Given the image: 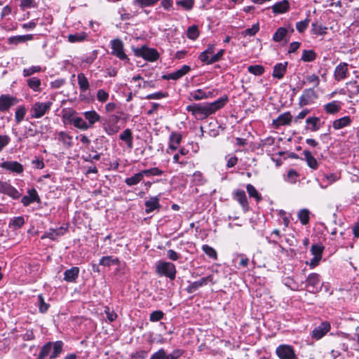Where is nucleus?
Returning a JSON list of instances; mask_svg holds the SVG:
<instances>
[{
	"mask_svg": "<svg viewBox=\"0 0 359 359\" xmlns=\"http://www.w3.org/2000/svg\"><path fill=\"white\" fill-rule=\"evenodd\" d=\"M210 276L203 277L200 280L191 283L187 288V292L189 294L196 292L199 287L207 285Z\"/></svg>",
	"mask_w": 359,
	"mask_h": 359,
	"instance_id": "obj_25",
	"label": "nucleus"
},
{
	"mask_svg": "<svg viewBox=\"0 0 359 359\" xmlns=\"http://www.w3.org/2000/svg\"><path fill=\"white\" fill-rule=\"evenodd\" d=\"M183 353V350L177 348L168 354L163 348H160L157 352L151 355L150 359H178Z\"/></svg>",
	"mask_w": 359,
	"mask_h": 359,
	"instance_id": "obj_7",
	"label": "nucleus"
},
{
	"mask_svg": "<svg viewBox=\"0 0 359 359\" xmlns=\"http://www.w3.org/2000/svg\"><path fill=\"white\" fill-rule=\"evenodd\" d=\"M310 20L306 18L304 20L296 23V29L299 33L304 32L308 27Z\"/></svg>",
	"mask_w": 359,
	"mask_h": 359,
	"instance_id": "obj_59",
	"label": "nucleus"
},
{
	"mask_svg": "<svg viewBox=\"0 0 359 359\" xmlns=\"http://www.w3.org/2000/svg\"><path fill=\"white\" fill-rule=\"evenodd\" d=\"M306 129L312 132L318 130L320 128V118L316 116L309 117L306 120Z\"/></svg>",
	"mask_w": 359,
	"mask_h": 359,
	"instance_id": "obj_28",
	"label": "nucleus"
},
{
	"mask_svg": "<svg viewBox=\"0 0 359 359\" xmlns=\"http://www.w3.org/2000/svg\"><path fill=\"white\" fill-rule=\"evenodd\" d=\"M25 219L22 216L13 217L10 223L9 226L13 229H18L22 227L25 224Z\"/></svg>",
	"mask_w": 359,
	"mask_h": 359,
	"instance_id": "obj_39",
	"label": "nucleus"
},
{
	"mask_svg": "<svg viewBox=\"0 0 359 359\" xmlns=\"http://www.w3.org/2000/svg\"><path fill=\"white\" fill-rule=\"evenodd\" d=\"M41 70V67L39 66H33L32 67L24 69L23 75L24 76H29L36 72H39Z\"/></svg>",
	"mask_w": 359,
	"mask_h": 359,
	"instance_id": "obj_63",
	"label": "nucleus"
},
{
	"mask_svg": "<svg viewBox=\"0 0 359 359\" xmlns=\"http://www.w3.org/2000/svg\"><path fill=\"white\" fill-rule=\"evenodd\" d=\"M168 96V93H164V92L160 91V92H156L154 93L149 94L145 97V98L147 100H160L162 98L167 97Z\"/></svg>",
	"mask_w": 359,
	"mask_h": 359,
	"instance_id": "obj_58",
	"label": "nucleus"
},
{
	"mask_svg": "<svg viewBox=\"0 0 359 359\" xmlns=\"http://www.w3.org/2000/svg\"><path fill=\"white\" fill-rule=\"evenodd\" d=\"M190 70L191 67L185 65L172 73L163 75L162 79L164 80H177L187 74Z\"/></svg>",
	"mask_w": 359,
	"mask_h": 359,
	"instance_id": "obj_13",
	"label": "nucleus"
},
{
	"mask_svg": "<svg viewBox=\"0 0 359 359\" xmlns=\"http://www.w3.org/2000/svg\"><path fill=\"white\" fill-rule=\"evenodd\" d=\"M228 102V97L224 95L212 102L193 104L187 107V111L191 112L198 120H203L222 109Z\"/></svg>",
	"mask_w": 359,
	"mask_h": 359,
	"instance_id": "obj_1",
	"label": "nucleus"
},
{
	"mask_svg": "<svg viewBox=\"0 0 359 359\" xmlns=\"http://www.w3.org/2000/svg\"><path fill=\"white\" fill-rule=\"evenodd\" d=\"M143 179V176L142 175V172L141 171L137 172V173H135L134 175L130 177H127L125 179V183L129 186V187H132V186H134V185H136L137 184H139Z\"/></svg>",
	"mask_w": 359,
	"mask_h": 359,
	"instance_id": "obj_36",
	"label": "nucleus"
},
{
	"mask_svg": "<svg viewBox=\"0 0 359 359\" xmlns=\"http://www.w3.org/2000/svg\"><path fill=\"white\" fill-rule=\"evenodd\" d=\"M287 62H285L284 63H277L273 67V71L272 73L273 77L278 79L283 78L287 71Z\"/></svg>",
	"mask_w": 359,
	"mask_h": 359,
	"instance_id": "obj_22",
	"label": "nucleus"
},
{
	"mask_svg": "<svg viewBox=\"0 0 359 359\" xmlns=\"http://www.w3.org/2000/svg\"><path fill=\"white\" fill-rule=\"evenodd\" d=\"M351 119L350 116H346L333 121L332 126L335 130H339L344 127L350 126Z\"/></svg>",
	"mask_w": 359,
	"mask_h": 359,
	"instance_id": "obj_32",
	"label": "nucleus"
},
{
	"mask_svg": "<svg viewBox=\"0 0 359 359\" xmlns=\"http://www.w3.org/2000/svg\"><path fill=\"white\" fill-rule=\"evenodd\" d=\"M181 142L182 135L180 133L172 132L169 137V146L167 152L169 153V149L171 151H176Z\"/></svg>",
	"mask_w": 359,
	"mask_h": 359,
	"instance_id": "obj_20",
	"label": "nucleus"
},
{
	"mask_svg": "<svg viewBox=\"0 0 359 359\" xmlns=\"http://www.w3.org/2000/svg\"><path fill=\"white\" fill-rule=\"evenodd\" d=\"M27 196H24L22 198L21 202L24 206H28L34 202L39 203L41 199L35 189H31L27 191Z\"/></svg>",
	"mask_w": 359,
	"mask_h": 359,
	"instance_id": "obj_17",
	"label": "nucleus"
},
{
	"mask_svg": "<svg viewBox=\"0 0 359 359\" xmlns=\"http://www.w3.org/2000/svg\"><path fill=\"white\" fill-rule=\"evenodd\" d=\"M79 268L77 266H73L69 269H67L64 272V280L69 283L75 282L79 277Z\"/></svg>",
	"mask_w": 359,
	"mask_h": 359,
	"instance_id": "obj_23",
	"label": "nucleus"
},
{
	"mask_svg": "<svg viewBox=\"0 0 359 359\" xmlns=\"http://www.w3.org/2000/svg\"><path fill=\"white\" fill-rule=\"evenodd\" d=\"M65 229L63 227H60L56 229H50L48 232H47V237L52 240H55L58 236H62L65 233Z\"/></svg>",
	"mask_w": 359,
	"mask_h": 359,
	"instance_id": "obj_44",
	"label": "nucleus"
},
{
	"mask_svg": "<svg viewBox=\"0 0 359 359\" xmlns=\"http://www.w3.org/2000/svg\"><path fill=\"white\" fill-rule=\"evenodd\" d=\"M78 83L81 92H86L89 88V82L83 73H80L77 76Z\"/></svg>",
	"mask_w": 359,
	"mask_h": 359,
	"instance_id": "obj_37",
	"label": "nucleus"
},
{
	"mask_svg": "<svg viewBox=\"0 0 359 359\" xmlns=\"http://www.w3.org/2000/svg\"><path fill=\"white\" fill-rule=\"evenodd\" d=\"M292 121V116L289 111L281 114L273 120V123L276 126L289 125Z\"/></svg>",
	"mask_w": 359,
	"mask_h": 359,
	"instance_id": "obj_26",
	"label": "nucleus"
},
{
	"mask_svg": "<svg viewBox=\"0 0 359 359\" xmlns=\"http://www.w3.org/2000/svg\"><path fill=\"white\" fill-rule=\"evenodd\" d=\"M38 300L39 312L41 313H46L49 309V304L45 302L44 298L41 294L38 295Z\"/></svg>",
	"mask_w": 359,
	"mask_h": 359,
	"instance_id": "obj_53",
	"label": "nucleus"
},
{
	"mask_svg": "<svg viewBox=\"0 0 359 359\" xmlns=\"http://www.w3.org/2000/svg\"><path fill=\"white\" fill-rule=\"evenodd\" d=\"M20 7L22 11L27 8H36V3L34 0H20Z\"/></svg>",
	"mask_w": 359,
	"mask_h": 359,
	"instance_id": "obj_56",
	"label": "nucleus"
},
{
	"mask_svg": "<svg viewBox=\"0 0 359 359\" xmlns=\"http://www.w3.org/2000/svg\"><path fill=\"white\" fill-rule=\"evenodd\" d=\"M233 199L240 203L244 212H248L249 210V203L245 192L243 190H235L233 191Z\"/></svg>",
	"mask_w": 359,
	"mask_h": 359,
	"instance_id": "obj_14",
	"label": "nucleus"
},
{
	"mask_svg": "<svg viewBox=\"0 0 359 359\" xmlns=\"http://www.w3.org/2000/svg\"><path fill=\"white\" fill-rule=\"evenodd\" d=\"M27 85L34 91H39L41 86V81L36 77H32L27 80Z\"/></svg>",
	"mask_w": 359,
	"mask_h": 359,
	"instance_id": "obj_51",
	"label": "nucleus"
},
{
	"mask_svg": "<svg viewBox=\"0 0 359 359\" xmlns=\"http://www.w3.org/2000/svg\"><path fill=\"white\" fill-rule=\"evenodd\" d=\"M17 102L18 100L15 97L8 95H1L0 96V111H6Z\"/></svg>",
	"mask_w": 359,
	"mask_h": 359,
	"instance_id": "obj_16",
	"label": "nucleus"
},
{
	"mask_svg": "<svg viewBox=\"0 0 359 359\" xmlns=\"http://www.w3.org/2000/svg\"><path fill=\"white\" fill-rule=\"evenodd\" d=\"M309 211L307 209H302L298 213V218L303 225H306L309 222Z\"/></svg>",
	"mask_w": 359,
	"mask_h": 359,
	"instance_id": "obj_49",
	"label": "nucleus"
},
{
	"mask_svg": "<svg viewBox=\"0 0 359 359\" xmlns=\"http://www.w3.org/2000/svg\"><path fill=\"white\" fill-rule=\"evenodd\" d=\"M158 1L159 0H133V4L143 8L148 6H152Z\"/></svg>",
	"mask_w": 359,
	"mask_h": 359,
	"instance_id": "obj_50",
	"label": "nucleus"
},
{
	"mask_svg": "<svg viewBox=\"0 0 359 359\" xmlns=\"http://www.w3.org/2000/svg\"><path fill=\"white\" fill-rule=\"evenodd\" d=\"M317 57V54L313 50H304L302 51V55L301 60L304 62H311L314 61Z\"/></svg>",
	"mask_w": 359,
	"mask_h": 359,
	"instance_id": "obj_35",
	"label": "nucleus"
},
{
	"mask_svg": "<svg viewBox=\"0 0 359 359\" xmlns=\"http://www.w3.org/2000/svg\"><path fill=\"white\" fill-rule=\"evenodd\" d=\"M246 189L250 197L255 198L257 202L262 199L261 194L257 191L253 185L250 184H247Z\"/></svg>",
	"mask_w": 359,
	"mask_h": 359,
	"instance_id": "obj_42",
	"label": "nucleus"
},
{
	"mask_svg": "<svg viewBox=\"0 0 359 359\" xmlns=\"http://www.w3.org/2000/svg\"><path fill=\"white\" fill-rule=\"evenodd\" d=\"M209 93L207 94L205 92H204L202 89H198L194 93H191V95L195 100H200L202 99H205L209 97Z\"/></svg>",
	"mask_w": 359,
	"mask_h": 359,
	"instance_id": "obj_57",
	"label": "nucleus"
},
{
	"mask_svg": "<svg viewBox=\"0 0 359 359\" xmlns=\"http://www.w3.org/2000/svg\"><path fill=\"white\" fill-rule=\"evenodd\" d=\"M142 176H161L163 171L159 169L158 168H151L150 169L143 170L141 171Z\"/></svg>",
	"mask_w": 359,
	"mask_h": 359,
	"instance_id": "obj_47",
	"label": "nucleus"
},
{
	"mask_svg": "<svg viewBox=\"0 0 359 359\" xmlns=\"http://www.w3.org/2000/svg\"><path fill=\"white\" fill-rule=\"evenodd\" d=\"M39 133V130L36 128L34 123H31L29 126L25 127L24 138L32 137Z\"/></svg>",
	"mask_w": 359,
	"mask_h": 359,
	"instance_id": "obj_38",
	"label": "nucleus"
},
{
	"mask_svg": "<svg viewBox=\"0 0 359 359\" xmlns=\"http://www.w3.org/2000/svg\"><path fill=\"white\" fill-rule=\"evenodd\" d=\"M164 316V313L161 311L156 310L151 313L149 320L151 322H157L161 320Z\"/></svg>",
	"mask_w": 359,
	"mask_h": 359,
	"instance_id": "obj_60",
	"label": "nucleus"
},
{
	"mask_svg": "<svg viewBox=\"0 0 359 359\" xmlns=\"http://www.w3.org/2000/svg\"><path fill=\"white\" fill-rule=\"evenodd\" d=\"M317 97L318 95L313 88L305 89L299 97V104L300 107H304L312 104Z\"/></svg>",
	"mask_w": 359,
	"mask_h": 359,
	"instance_id": "obj_9",
	"label": "nucleus"
},
{
	"mask_svg": "<svg viewBox=\"0 0 359 359\" xmlns=\"http://www.w3.org/2000/svg\"><path fill=\"white\" fill-rule=\"evenodd\" d=\"M290 9V4L287 0H283L277 2L272 6V11L274 13H284Z\"/></svg>",
	"mask_w": 359,
	"mask_h": 359,
	"instance_id": "obj_29",
	"label": "nucleus"
},
{
	"mask_svg": "<svg viewBox=\"0 0 359 359\" xmlns=\"http://www.w3.org/2000/svg\"><path fill=\"white\" fill-rule=\"evenodd\" d=\"M331 326L329 322H322L320 325L315 327L312 332V337L317 340L324 337L330 330Z\"/></svg>",
	"mask_w": 359,
	"mask_h": 359,
	"instance_id": "obj_11",
	"label": "nucleus"
},
{
	"mask_svg": "<svg viewBox=\"0 0 359 359\" xmlns=\"http://www.w3.org/2000/svg\"><path fill=\"white\" fill-rule=\"evenodd\" d=\"M0 192L13 198V199H18L21 196L20 193L8 182H2L0 187Z\"/></svg>",
	"mask_w": 359,
	"mask_h": 359,
	"instance_id": "obj_10",
	"label": "nucleus"
},
{
	"mask_svg": "<svg viewBox=\"0 0 359 359\" xmlns=\"http://www.w3.org/2000/svg\"><path fill=\"white\" fill-rule=\"evenodd\" d=\"M120 140L125 142L129 149L133 147V137L130 129H126L119 136Z\"/></svg>",
	"mask_w": 359,
	"mask_h": 359,
	"instance_id": "obj_30",
	"label": "nucleus"
},
{
	"mask_svg": "<svg viewBox=\"0 0 359 359\" xmlns=\"http://www.w3.org/2000/svg\"><path fill=\"white\" fill-rule=\"evenodd\" d=\"M306 285L313 288L312 292H316L319 291V285L320 283V275L316 273H310L306 280Z\"/></svg>",
	"mask_w": 359,
	"mask_h": 359,
	"instance_id": "obj_18",
	"label": "nucleus"
},
{
	"mask_svg": "<svg viewBox=\"0 0 359 359\" xmlns=\"http://www.w3.org/2000/svg\"><path fill=\"white\" fill-rule=\"evenodd\" d=\"M259 30V24L258 22L254 24L251 28H248L241 32V34L245 37L247 36H255Z\"/></svg>",
	"mask_w": 359,
	"mask_h": 359,
	"instance_id": "obj_45",
	"label": "nucleus"
},
{
	"mask_svg": "<svg viewBox=\"0 0 359 359\" xmlns=\"http://www.w3.org/2000/svg\"><path fill=\"white\" fill-rule=\"evenodd\" d=\"M33 38L32 34L13 36L8 38V42L9 44L18 45L27 41H31Z\"/></svg>",
	"mask_w": 359,
	"mask_h": 359,
	"instance_id": "obj_27",
	"label": "nucleus"
},
{
	"mask_svg": "<svg viewBox=\"0 0 359 359\" xmlns=\"http://www.w3.org/2000/svg\"><path fill=\"white\" fill-rule=\"evenodd\" d=\"M177 4L183 7L185 10H191L194 6L193 0H180L177 1Z\"/></svg>",
	"mask_w": 359,
	"mask_h": 359,
	"instance_id": "obj_62",
	"label": "nucleus"
},
{
	"mask_svg": "<svg viewBox=\"0 0 359 359\" xmlns=\"http://www.w3.org/2000/svg\"><path fill=\"white\" fill-rule=\"evenodd\" d=\"M145 212L149 214L155 210H159L161 205L158 196L151 197L149 200L144 202Z\"/></svg>",
	"mask_w": 359,
	"mask_h": 359,
	"instance_id": "obj_21",
	"label": "nucleus"
},
{
	"mask_svg": "<svg viewBox=\"0 0 359 359\" xmlns=\"http://www.w3.org/2000/svg\"><path fill=\"white\" fill-rule=\"evenodd\" d=\"M136 57H141L149 62H155L158 60L160 55L155 48L142 46L140 48H133Z\"/></svg>",
	"mask_w": 359,
	"mask_h": 359,
	"instance_id": "obj_4",
	"label": "nucleus"
},
{
	"mask_svg": "<svg viewBox=\"0 0 359 359\" xmlns=\"http://www.w3.org/2000/svg\"><path fill=\"white\" fill-rule=\"evenodd\" d=\"M26 114V108L24 106L18 107L15 111V118L17 123H20L23 119Z\"/></svg>",
	"mask_w": 359,
	"mask_h": 359,
	"instance_id": "obj_52",
	"label": "nucleus"
},
{
	"mask_svg": "<svg viewBox=\"0 0 359 359\" xmlns=\"http://www.w3.org/2000/svg\"><path fill=\"white\" fill-rule=\"evenodd\" d=\"M86 38L87 34L85 32L76 33L68 36V40L71 43L81 42L86 40Z\"/></svg>",
	"mask_w": 359,
	"mask_h": 359,
	"instance_id": "obj_43",
	"label": "nucleus"
},
{
	"mask_svg": "<svg viewBox=\"0 0 359 359\" xmlns=\"http://www.w3.org/2000/svg\"><path fill=\"white\" fill-rule=\"evenodd\" d=\"M156 272L161 276H164L173 280L175 278L177 270L174 264L158 261L156 264Z\"/></svg>",
	"mask_w": 359,
	"mask_h": 359,
	"instance_id": "obj_3",
	"label": "nucleus"
},
{
	"mask_svg": "<svg viewBox=\"0 0 359 359\" xmlns=\"http://www.w3.org/2000/svg\"><path fill=\"white\" fill-rule=\"evenodd\" d=\"M288 30L283 27H278L273 35V40L275 42H280L285 40L287 43L289 41Z\"/></svg>",
	"mask_w": 359,
	"mask_h": 359,
	"instance_id": "obj_24",
	"label": "nucleus"
},
{
	"mask_svg": "<svg viewBox=\"0 0 359 359\" xmlns=\"http://www.w3.org/2000/svg\"><path fill=\"white\" fill-rule=\"evenodd\" d=\"M341 109V104L339 101H332L324 105V109L326 113L334 114Z\"/></svg>",
	"mask_w": 359,
	"mask_h": 359,
	"instance_id": "obj_33",
	"label": "nucleus"
},
{
	"mask_svg": "<svg viewBox=\"0 0 359 359\" xmlns=\"http://www.w3.org/2000/svg\"><path fill=\"white\" fill-rule=\"evenodd\" d=\"M1 168L17 174H20L24 171L23 165L18 161H4L1 164Z\"/></svg>",
	"mask_w": 359,
	"mask_h": 359,
	"instance_id": "obj_12",
	"label": "nucleus"
},
{
	"mask_svg": "<svg viewBox=\"0 0 359 359\" xmlns=\"http://www.w3.org/2000/svg\"><path fill=\"white\" fill-rule=\"evenodd\" d=\"M199 32L197 26L192 25L188 27L187 29V37L190 39L195 40L198 38Z\"/></svg>",
	"mask_w": 359,
	"mask_h": 359,
	"instance_id": "obj_54",
	"label": "nucleus"
},
{
	"mask_svg": "<svg viewBox=\"0 0 359 359\" xmlns=\"http://www.w3.org/2000/svg\"><path fill=\"white\" fill-rule=\"evenodd\" d=\"M111 55H115L121 60L129 62V58L124 52L123 43L119 39H115L111 41Z\"/></svg>",
	"mask_w": 359,
	"mask_h": 359,
	"instance_id": "obj_6",
	"label": "nucleus"
},
{
	"mask_svg": "<svg viewBox=\"0 0 359 359\" xmlns=\"http://www.w3.org/2000/svg\"><path fill=\"white\" fill-rule=\"evenodd\" d=\"M83 115L86 120V124L89 128H92L96 122H99L101 119L100 116L95 110L87 111L83 113Z\"/></svg>",
	"mask_w": 359,
	"mask_h": 359,
	"instance_id": "obj_19",
	"label": "nucleus"
},
{
	"mask_svg": "<svg viewBox=\"0 0 359 359\" xmlns=\"http://www.w3.org/2000/svg\"><path fill=\"white\" fill-rule=\"evenodd\" d=\"M327 28L318 22H313L312 24V31L315 34L324 35L327 32Z\"/></svg>",
	"mask_w": 359,
	"mask_h": 359,
	"instance_id": "obj_48",
	"label": "nucleus"
},
{
	"mask_svg": "<svg viewBox=\"0 0 359 359\" xmlns=\"http://www.w3.org/2000/svg\"><path fill=\"white\" fill-rule=\"evenodd\" d=\"M202 249L204 251V252L210 257L217 259V252L213 248L208 245H203Z\"/></svg>",
	"mask_w": 359,
	"mask_h": 359,
	"instance_id": "obj_61",
	"label": "nucleus"
},
{
	"mask_svg": "<svg viewBox=\"0 0 359 359\" xmlns=\"http://www.w3.org/2000/svg\"><path fill=\"white\" fill-rule=\"evenodd\" d=\"M276 352L280 359H297L294 348L290 345H280Z\"/></svg>",
	"mask_w": 359,
	"mask_h": 359,
	"instance_id": "obj_8",
	"label": "nucleus"
},
{
	"mask_svg": "<svg viewBox=\"0 0 359 359\" xmlns=\"http://www.w3.org/2000/svg\"><path fill=\"white\" fill-rule=\"evenodd\" d=\"M114 119L113 124H107L104 126V130L109 135H113L117 133L119 130V127L116 125L118 121H119V117L118 116H112Z\"/></svg>",
	"mask_w": 359,
	"mask_h": 359,
	"instance_id": "obj_31",
	"label": "nucleus"
},
{
	"mask_svg": "<svg viewBox=\"0 0 359 359\" xmlns=\"http://www.w3.org/2000/svg\"><path fill=\"white\" fill-rule=\"evenodd\" d=\"M248 70L255 76H260L264 72V67L261 65H250L248 67Z\"/></svg>",
	"mask_w": 359,
	"mask_h": 359,
	"instance_id": "obj_55",
	"label": "nucleus"
},
{
	"mask_svg": "<svg viewBox=\"0 0 359 359\" xmlns=\"http://www.w3.org/2000/svg\"><path fill=\"white\" fill-rule=\"evenodd\" d=\"M324 246L320 244H313L311 247V252L313 257L322 259V254L324 250Z\"/></svg>",
	"mask_w": 359,
	"mask_h": 359,
	"instance_id": "obj_46",
	"label": "nucleus"
},
{
	"mask_svg": "<svg viewBox=\"0 0 359 359\" xmlns=\"http://www.w3.org/2000/svg\"><path fill=\"white\" fill-rule=\"evenodd\" d=\"M73 125L75 128H77L82 130H87L88 129V126L86 124V121L81 117L76 116V118L73 120Z\"/></svg>",
	"mask_w": 359,
	"mask_h": 359,
	"instance_id": "obj_41",
	"label": "nucleus"
},
{
	"mask_svg": "<svg viewBox=\"0 0 359 359\" xmlns=\"http://www.w3.org/2000/svg\"><path fill=\"white\" fill-rule=\"evenodd\" d=\"M62 341L48 342L41 347L37 359H45L48 356L50 359H55L62 352Z\"/></svg>",
	"mask_w": 359,
	"mask_h": 359,
	"instance_id": "obj_2",
	"label": "nucleus"
},
{
	"mask_svg": "<svg viewBox=\"0 0 359 359\" xmlns=\"http://www.w3.org/2000/svg\"><path fill=\"white\" fill-rule=\"evenodd\" d=\"M347 85L351 86V90H350V93L353 95H357L359 94V84L357 81H352L346 83Z\"/></svg>",
	"mask_w": 359,
	"mask_h": 359,
	"instance_id": "obj_64",
	"label": "nucleus"
},
{
	"mask_svg": "<svg viewBox=\"0 0 359 359\" xmlns=\"http://www.w3.org/2000/svg\"><path fill=\"white\" fill-rule=\"evenodd\" d=\"M348 72V64L346 62H340L334 72V79L337 81L345 79Z\"/></svg>",
	"mask_w": 359,
	"mask_h": 359,
	"instance_id": "obj_15",
	"label": "nucleus"
},
{
	"mask_svg": "<svg viewBox=\"0 0 359 359\" xmlns=\"http://www.w3.org/2000/svg\"><path fill=\"white\" fill-rule=\"evenodd\" d=\"M118 263V259L117 258H114L112 256H104L100 259L99 264L104 266H110L112 264H117Z\"/></svg>",
	"mask_w": 359,
	"mask_h": 359,
	"instance_id": "obj_40",
	"label": "nucleus"
},
{
	"mask_svg": "<svg viewBox=\"0 0 359 359\" xmlns=\"http://www.w3.org/2000/svg\"><path fill=\"white\" fill-rule=\"evenodd\" d=\"M53 104L52 102H35L31 107V118H39L44 116L50 109Z\"/></svg>",
	"mask_w": 359,
	"mask_h": 359,
	"instance_id": "obj_5",
	"label": "nucleus"
},
{
	"mask_svg": "<svg viewBox=\"0 0 359 359\" xmlns=\"http://www.w3.org/2000/svg\"><path fill=\"white\" fill-rule=\"evenodd\" d=\"M307 165L312 169L316 170L318 168L317 160L313 156L311 151L304 150L303 152Z\"/></svg>",
	"mask_w": 359,
	"mask_h": 359,
	"instance_id": "obj_34",
	"label": "nucleus"
}]
</instances>
